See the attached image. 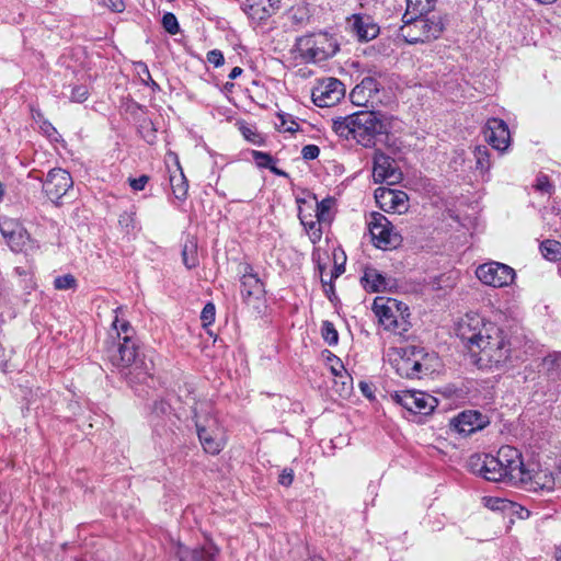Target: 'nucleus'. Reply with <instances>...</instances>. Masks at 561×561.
Listing matches in <instances>:
<instances>
[{"instance_id": "19", "label": "nucleus", "mask_w": 561, "mask_h": 561, "mask_svg": "<svg viewBox=\"0 0 561 561\" xmlns=\"http://www.w3.org/2000/svg\"><path fill=\"white\" fill-rule=\"evenodd\" d=\"M490 423L489 417L476 410H467L450 420V428L463 436L483 430Z\"/></svg>"}, {"instance_id": "16", "label": "nucleus", "mask_w": 561, "mask_h": 561, "mask_svg": "<svg viewBox=\"0 0 561 561\" xmlns=\"http://www.w3.org/2000/svg\"><path fill=\"white\" fill-rule=\"evenodd\" d=\"M499 459L505 473V480L525 481L526 467L522 460V454L512 446H502L499 451Z\"/></svg>"}, {"instance_id": "51", "label": "nucleus", "mask_w": 561, "mask_h": 561, "mask_svg": "<svg viewBox=\"0 0 561 561\" xmlns=\"http://www.w3.org/2000/svg\"><path fill=\"white\" fill-rule=\"evenodd\" d=\"M148 181L149 178L147 175H141L137 179H129V185L135 191H142Z\"/></svg>"}, {"instance_id": "54", "label": "nucleus", "mask_w": 561, "mask_h": 561, "mask_svg": "<svg viewBox=\"0 0 561 561\" xmlns=\"http://www.w3.org/2000/svg\"><path fill=\"white\" fill-rule=\"evenodd\" d=\"M104 4L113 12L121 13L125 10V3L123 0H104Z\"/></svg>"}, {"instance_id": "20", "label": "nucleus", "mask_w": 561, "mask_h": 561, "mask_svg": "<svg viewBox=\"0 0 561 561\" xmlns=\"http://www.w3.org/2000/svg\"><path fill=\"white\" fill-rule=\"evenodd\" d=\"M375 199L380 209L386 213L402 214L409 207V197L400 190L379 187L375 191Z\"/></svg>"}, {"instance_id": "6", "label": "nucleus", "mask_w": 561, "mask_h": 561, "mask_svg": "<svg viewBox=\"0 0 561 561\" xmlns=\"http://www.w3.org/2000/svg\"><path fill=\"white\" fill-rule=\"evenodd\" d=\"M426 357L427 354L423 348L407 346L393 352L391 364L399 376L410 379L420 378L424 370H428V367L424 365Z\"/></svg>"}, {"instance_id": "5", "label": "nucleus", "mask_w": 561, "mask_h": 561, "mask_svg": "<svg viewBox=\"0 0 561 561\" xmlns=\"http://www.w3.org/2000/svg\"><path fill=\"white\" fill-rule=\"evenodd\" d=\"M445 27L446 20L442 15L423 13L405 21L400 30V35L409 44L425 43L437 39Z\"/></svg>"}, {"instance_id": "26", "label": "nucleus", "mask_w": 561, "mask_h": 561, "mask_svg": "<svg viewBox=\"0 0 561 561\" xmlns=\"http://www.w3.org/2000/svg\"><path fill=\"white\" fill-rule=\"evenodd\" d=\"M174 553L179 561H215L218 549L210 543L202 548L188 549L179 542Z\"/></svg>"}, {"instance_id": "57", "label": "nucleus", "mask_w": 561, "mask_h": 561, "mask_svg": "<svg viewBox=\"0 0 561 561\" xmlns=\"http://www.w3.org/2000/svg\"><path fill=\"white\" fill-rule=\"evenodd\" d=\"M343 272H344V267L336 266L334 272H332L329 282L327 279H324L323 277L321 278V282H322L323 286L325 287L327 285H329L330 286V290H332L333 289V287H332V279L335 278V277H339L340 274L343 273Z\"/></svg>"}, {"instance_id": "58", "label": "nucleus", "mask_w": 561, "mask_h": 561, "mask_svg": "<svg viewBox=\"0 0 561 561\" xmlns=\"http://www.w3.org/2000/svg\"><path fill=\"white\" fill-rule=\"evenodd\" d=\"M41 129L48 136L53 137L54 134H57L56 128L47 121H44L41 125Z\"/></svg>"}, {"instance_id": "30", "label": "nucleus", "mask_w": 561, "mask_h": 561, "mask_svg": "<svg viewBox=\"0 0 561 561\" xmlns=\"http://www.w3.org/2000/svg\"><path fill=\"white\" fill-rule=\"evenodd\" d=\"M174 160L179 170V174H174L170 176V184L173 191L174 196L178 199H184L187 195L188 184L187 180L180 167L178 157L174 156Z\"/></svg>"}, {"instance_id": "56", "label": "nucleus", "mask_w": 561, "mask_h": 561, "mask_svg": "<svg viewBox=\"0 0 561 561\" xmlns=\"http://www.w3.org/2000/svg\"><path fill=\"white\" fill-rule=\"evenodd\" d=\"M359 389L366 398L374 399L375 388L371 383L366 382V381H360Z\"/></svg>"}, {"instance_id": "34", "label": "nucleus", "mask_w": 561, "mask_h": 561, "mask_svg": "<svg viewBox=\"0 0 561 561\" xmlns=\"http://www.w3.org/2000/svg\"><path fill=\"white\" fill-rule=\"evenodd\" d=\"M540 251L545 259L556 262L561 259V243L556 240H545L540 244Z\"/></svg>"}, {"instance_id": "43", "label": "nucleus", "mask_w": 561, "mask_h": 561, "mask_svg": "<svg viewBox=\"0 0 561 561\" xmlns=\"http://www.w3.org/2000/svg\"><path fill=\"white\" fill-rule=\"evenodd\" d=\"M118 224L127 233L135 229V213L124 211L119 215Z\"/></svg>"}, {"instance_id": "33", "label": "nucleus", "mask_w": 561, "mask_h": 561, "mask_svg": "<svg viewBox=\"0 0 561 561\" xmlns=\"http://www.w3.org/2000/svg\"><path fill=\"white\" fill-rule=\"evenodd\" d=\"M332 374L341 379L343 390L348 393L352 389V378L347 375L343 363L336 356L329 357Z\"/></svg>"}, {"instance_id": "9", "label": "nucleus", "mask_w": 561, "mask_h": 561, "mask_svg": "<svg viewBox=\"0 0 561 561\" xmlns=\"http://www.w3.org/2000/svg\"><path fill=\"white\" fill-rule=\"evenodd\" d=\"M0 232L10 249L14 252H30L38 245L30 238L26 229L15 219L3 217L0 219Z\"/></svg>"}, {"instance_id": "48", "label": "nucleus", "mask_w": 561, "mask_h": 561, "mask_svg": "<svg viewBox=\"0 0 561 561\" xmlns=\"http://www.w3.org/2000/svg\"><path fill=\"white\" fill-rule=\"evenodd\" d=\"M535 188L541 193H546V194H551L552 193V190H553V186L552 184L549 182V179L548 176L546 175H540L537 178L536 180V184H535Z\"/></svg>"}, {"instance_id": "17", "label": "nucleus", "mask_w": 561, "mask_h": 561, "mask_svg": "<svg viewBox=\"0 0 561 561\" xmlns=\"http://www.w3.org/2000/svg\"><path fill=\"white\" fill-rule=\"evenodd\" d=\"M379 92L380 83L375 78L366 77L354 87L350 98L352 103L356 106L374 108L381 102Z\"/></svg>"}, {"instance_id": "44", "label": "nucleus", "mask_w": 561, "mask_h": 561, "mask_svg": "<svg viewBox=\"0 0 561 561\" xmlns=\"http://www.w3.org/2000/svg\"><path fill=\"white\" fill-rule=\"evenodd\" d=\"M279 124H277V128L280 131L295 133L298 130V123H296L291 118H287L285 115H279Z\"/></svg>"}, {"instance_id": "13", "label": "nucleus", "mask_w": 561, "mask_h": 561, "mask_svg": "<svg viewBox=\"0 0 561 561\" xmlns=\"http://www.w3.org/2000/svg\"><path fill=\"white\" fill-rule=\"evenodd\" d=\"M470 470L488 481L500 482L505 480V473L499 455H473L468 461Z\"/></svg>"}, {"instance_id": "62", "label": "nucleus", "mask_w": 561, "mask_h": 561, "mask_svg": "<svg viewBox=\"0 0 561 561\" xmlns=\"http://www.w3.org/2000/svg\"><path fill=\"white\" fill-rule=\"evenodd\" d=\"M275 174H283L278 169L274 167V163L272 164V168H270Z\"/></svg>"}, {"instance_id": "55", "label": "nucleus", "mask_w": 561, "mask_h": 561, "mask_svg": "<svg viewBox=\"0 0 561 561\" xmlns=\"http://www.w3.org/2000/svg\"><path fill=\"white\" fill-rule=\"evenodd\" d=\"M506 501L497 499V497H489L485 499V505L491 510H502L506 506Z\"/></svg>"}, {"instance_id": "24", "label": "nucleus", "mask_w": 561, "mask_h": 561, "mask_svg": "<svg viewBox=\"0 0 561 561\" xmlns=\"http://www.w3.org/2000/svg\"><path fill=\"white\" fill-rule=\"evenodd\" d=\"M522 483L528 485V489L535 492H550L554 489L556 479L552 472L548 469H527L525 472V481H522Z\"/></svg>"}, {"instance_id": "59", "label": "nucleus", "mask_w": 561, "mask_h": 561, "mask_svg": "<svg viewBox=\"0 0 561 561\" xmlns=\"http://www.w3.org/2000/svg\"><path fill=\"white\" fill-rule=\"evenodd\" d=\"M242 71H243L242 68L234 67V68L231 69V71H230L228 77H229V79L234 80V79H237L242 73Z\"/></svg>"}, {"instance_id": "22", "label": "nucleus", "mask_w": 561, "mask_h": 561, "mask_svg": "<svg viewBox=\"0 0 561 561\" xmlns=\"http://www.w3.org/2000/svg\"><path fill=\"white\" fill-rule=\"evenodd\" d=\"M485 139L497 150H504L510 144V130L500 118H490L485 126Z\"/></svg>"}, {"instance_id": "36", "label": "nucleus", "mask_w": 561, "mask_h": 561, "mask_svg": "<svg viewBox=\"0 0 561 561\" xmlns=\"http://www.w3.org/2000/svg\"><path fill=\"white\" fill-rule=\"evenodd\" d=\"M113 330L116 333L117 341H123V336H128L129 339H134V330L128 321L121 320L118 316L115 317L112 323Z\"/></svg>"}, {"instance_id": "27", "label": "nucleus", "mask_w": 561, "mask_h": 561, "mask_svg": "<svg viewBox=\"0 0 561 561\" xmlns=\"http://www.w3.org/2000/svg\"><path fill=\"white\" fill-rule=\"evenodd\" d=\"M197 435L204 450L211 455H217L224 448L222 440L208 427L196 422Z\"/></svg>"}, {"instance_id": "10", "label": "nucleus", "mask_w": 561, "mask_h": 561, "mask_svg": "<svg viewBox=\"0 0 561 561\" xmlns=\"http://www.w3.org/2000/svg\"><path fill=\"white\" fill-rule=\"evenodd\" d=\"M476 275L484 285L500 288L513 283L515 271L506 264L492 261L479 265Z\"/></svg>"}, {"instance_id": "49", "label": "nucleus", "mask_w": 561, "mask_h": 561, "mask_svg": "<svg viewBox=\"0 0 561 561\" xmlns=\"http://www.w3.org/2000/svg\"><path fill=\"white\" fill-rule=\"evenodd\" d=\"M320 149L316 145H306L302 147L301 156L306 160H313L319 157Z\"/></svg>"}, {"instance_id": "18", "label": "nucleus", "mask_w": 561, "mask_h": 561, "mask_svg": "<svg viewBox=\"0 0 561 561\" xmlns=\"http://www.w3.org/2000/svg\"><path fill=\"white\" fill-rule=\"evenodd\" d=\"M373 162V178L376 183L396 184L401 180L402 174L391 157L381 151H375Z\"/></svg>"}, {"instance_id": "45", "label": "nucleus", "mask_w": 561, "mask_h": 561, "mask_svg": "<svg viewBox=\"0 0 561 561\" xmlns=\"http://www.w3.org/2000/svg\"><path fill=\"white\" fill-rule=\"evenodd\" d=\"M89 96V90L85 85H76L71 90L70 100L73 102L82 103Z\"/></svg>"}, {"instance_id": "3", "label": "nucleus", "mask_w": 561, "mask_h": 561, "mask_svg": "<svg viewBox=\"0 0 561 561\" xmlns=\"http://www.w3.org/2000/svg\"><path fill=\"white\" fill-rule=\"evenodd\" d=\"M373 310L385 330L403 335L411 327L409 308L393 298L376 297Z\"/></svg>"}, {"instance_id": "37", "label": "nucleus", "mask_w": 561, "mask_h": 561, "mask_svg": "<svg viewBox=\"0 0 561 561\" xmlns=\"http://www.w3.org/2000/svg\"><path fill=\"white\" fill-rule=\"evenodd\" d=\"M436 0H407L408 10L415 14L428 13L435 5Z\"/></svg>"}, {"instance_id": "40", "label": "nucleus", "mask_w": 561, "mask_h": 561, "mask_svg": "<svg viewBox=\"0 0 561 561\" xmlns=\"http://www.w3.org/2000/svg\"><path fill=\"white\" fill-rule=\"evenodd\" d=\"M321 333H322L323 340L329 345L337 344V342H339V334H337V331L335 330V328H334L332 322L324 321L322 323Z\"/></svg>"}, {"instance_id": "38", "label": "nucleus", "mask_w": 561, "mask_h": 561, "mask_svg": "<svg viewBox=\"0 0 561 561\" xmlns=\"http://www.w3.org/2000/svg\"><path fill=\"white\" fill-rule=\"evenodd\" d=\"M334 204L333 198H324L321 202H317L316 217L318 221H328L330 219V210Z\"/></svg>"}, {"instance_id": "15", "label": "nucleus", "mask_w": 561, "mask_h": 561, "mask_svg": "<svg viewBox=\"0 0 561 561\" xmlns=\"http://www.w3.org/2000/svg\"><path fill=\"white\" fill-rule=\"evenodd\" d=\"M499 459L505 473V480L525 481L526 467L522 460V454L512 446H502L499 451Z\"/></svg>"}, {"instance_id": "61", "label": "nucleus", "mask_w": 561, "mask_h": 561, "mask_svg": "<svg viewBox=\"0 0 561 561\" xmlns=\"http://www.w3.org/2000/svg\"><path fill=\"white\" fill-rule=\"evenodd\" d=\"M556 560L561 561V545L556 549Z\"/></svg>"}, {"instance_id": "31", "label": "nucleus", "mask_w": 561, "mask_h": 561, "mask_svg": "<svg viewBox=\"0 0 561 561\" xmlns=\"http://www.w3.org/2000/svg\"><path fill=\"white\" fill-rule=\"evenodd\" d=\"M354 114L332 119V129L345 139H354Z\"/></svg>"}, {"instance_id": "25", "label": "nucleus", "mask_w": 561, "mask_h": 561, "mask_svg": "<svg viewBox=\"0 0 561 561\" xmlns=\"http://www.w3.org/2000/svg\"><path fill=\"white\" fill-rule=\"evenodd\" d=\"M360 284L364 289L369 293L386 291L394 286L392 278L383 276L374 267H366L364 270L363 276L360 277Z\"/></svg>"}, {"instance_id": "32", "label": "nucleus", "mask_w": 561, "mask_h": 561, "mask_svg": "<svg viewBox=\"0 0 561 561\" xmlns=\"http://www.w3.org/2000/svg\"><path fill=\"white\" fill-rule=\"evenodd\" d=\"M299 220L301 225L305 227L306 231L308 232L312 243L318 242L321 239L322 234L319 228V224L321 221H318V219L314 220L312 214H306L304 210L299 211Z\"/></svg>"}, {"instance_id": "28", "label": "nucleus", "mask_w": 561, "mask_h": 561, "mask_svg": "<svg viewBox=\"0 0 561 561\" xmlns=\"http://www.w3.org/2000/svg\"><path fill=\"white\" fill-rule=\"evenodd\" d=\"M272 0H247L243 11L253 20H264L272 13Z\"/></svg>"}, {"instance_id": "64", "label": "nucleus", "mask_w": 561, "mask_h": 561, "mask_svg": "<svg viewBox=\"0 0 561 561\" xmlns=\"http://www.w3.org/2000/svg\"><path fill=\"white\" fill-rule=\"evenodd\" d=\"M558 273H559V275L561 276V264H560V265H559V267H558Z\"/></svg>"}, {"instance_id": "41", "label": "nucleus", "mask_w": 561, "mask_h": 561, "mask_svg": "<svg viewBox=\"0 0 561 561\" xmlns=\"http://www.w3.org/2000/svg\"><path fill=\"white\" fill-rule=\"evenodd\" d=\"M54 286L58 290L75 289L77 287V279L71 274H65L55 278Z\"/></svg>"}, {"instance_id": "52", "label": "nucleus", "mask_w": 561, "mask_h": 561, "mask_svg": "<svg viewBox=\"0 0 561 561\" xmlns=\"http://www.w3.org/2000/svg\"><path fill=\"white\" fill-rule=\"evenodd\" d=\"M294 480V471L291 469H284L279 474L278 482L284 486H289Z\"/></svg>"}, {"instance_id": "8", "label": "nucleus", "mask_w": 561, "mask_h": 561, "mask_svg": "<svg viewBox=\"0 0 561 561\" xmlns=\"http://www.w3.org/2000/svg\"><path fill=\"white\" fill-rule=\"evenodd\" d=\"M367 225L371 240L377 248L388 250L400 244L401 236L381 213L373 211L367 219Z\"/></svg>"}, {"instance_id": "1", "label": "nucleus", "mask_w": 561, "mask_h": 561, "mask_svg": "<svg viewBox=\"0 0 561 561\" xmlns=\"http://www.w3.org/2000/svg\"><path fill=\"white\" fill-rule=\"evenodd\" d=\"M456 335L479 356L481 366L504 365L511 358V342L504 331L478 313H466L457 323Z\"/></svg>"}, {"instance_id": "12", "label": "nucleus", "mask_w": 561, "mask_h": 561, "mask_svg": "<svg viewBox=\"0 0 561 561\" xmlns=\"http://www.w3.org/2000/svg\"><path fill=\"white\" fill-rule=\"evenodd\" d=\"M345 94L343 83L335 78H325L320 80L312 88V102L319 107H330L341 101Z\"/></svg>"}, {"instance_id": "53", "label": "nucleus", "mask_w": 561, "mask_h": 561, "mask_svg": "<svg viewBox=\"0 0 561 561\" xmlns=\"http://www.w3.org/2000/svg\"><path fill=\"white\" fill-rule=\"evenodd\" d=\"M15 273L21 276V277H25V280H26V286L25 288L28 289V290H32L35 288V283L33 282L32 279V276L28 274V272L23 268V267H16L15 268Z\"/></svg>"}, {"instance_id": "60", "label": "nucleus", "mask_w": 561, "mask_h": 561, "mask_svg": "<svg viewBox=\"0 0 561 561\" xmlns=\"http://www.w3.org/2000/svg\"><path fill=\"white\" fill-rule=\"evenodd\" d=\"M167 409H168V404L164 403L163 401L154 403V411L159 410L161 413H165Z\"/></svg>"}, {"instance_id": "47", "label": "nucleus", "mask_w": 561, "mask_h": 561, "mask_svg": "<svg viewBox=\"0 0 561 561\" xmlns=\"http://www.w3.org/2000/svg\"><path fill=\"white\" fill-rule=\"evenodd\" d=\"M253 157L256 162V164L261 168H272V164L274 163V159L271 154L261 152V151H253Z\"/></svg>"}, {"instance_id": "2", "label": "nucleus", "mask_w": 561, "mask_h": 561, "mask_svg": "<svg viewBox=\"0 0 561 561\" xmlns=\"http://www.w3.org/2000/svg\"><path fill=\"white\" fill-rule=\"evenodd\" d=\"M106 357L114 367L127 370L126 376L134 375L130 381L145 382L153 375V360L145 356L140 357L136 341L128 336H123V341H113L107 345Z\"/></svg>"}, {"instance_id": "14", "label": "nucleus", "mask_w": 561, "mask_h": 561, "mask_svg": "<svg viewBox=\"0 0 561 561\" xmlns=\"http://www.w3.org/2000/svg\"><path fill=\"white\" fill-rule=\"evenodd\" d=\"M73 180L70 173L61 168L51 169L43 183V191L53 203L64 197L72 187Z\"/></svg>"}, {"instance_id": "29", "label": "nucleus", "mask_w": 561, "mask_h": 561, "mask_svg": "<svg viewBox=\"0 0 561 561\" xmlns=\"http://www.w3.org/2000/svg\"><path fill=\"white\" fill-rule=\"evenodd\" d=\"M182 261L186 268L192 270L198 265L197 242L195 238L187 237L182 247Z\"/></svg>"}, {"instance_id": "63", "label": "nucleus", "mask_w": 561, "mask_h": 561, "mask_svg": "<svg viewBox=\"0 0 561 561\" xmlns=\"http://www.w3.org/2000/svg\"><path fill=\"white\" fill-rule=\"evenodd\" d=\"M311 561H324L322 558H314Z\"/></svg>"}, {"instance_id": "7", "label": "nucleus", "mask_w": 561, "mask_h": 561, "mask_svg": "<svg viewBox=\"0 0 561 561\" xmlns=\"http://www.w3.org/2000/svg\"><path fill=\"white\" fill-rule=\"evenodd\" d=\"M354 140L364 147H371L378 135L387 133L381 115L374 111L354 113Z\"/></svg>"}, {"instance_id": "39", "label": "nucleus", "mask_w": 561, "mask_h": 561, "mask_svg": "<svg viewBox=\"0 0 561 561\" xmlns=\"http://www.w3.org/2000/svg\"><path fill=\"white\" fill-rule=\"evenodd\" d=\"M474 157H476V169L477 170L484 172L490 169L489 152L485 147H477L474 150Z\"/></svg>"}, {"instance_id": "35", "label": "nucleus", "mask_w": 561, "mask_h": 561, "mask_svg": "<svg viewBox=\"0 0 561 561\" xmlns=\"http://www.w3.org/2000/svg\"><path fill=\"white\" fill-rule=\"evenodd\" d=\"M543 368L547 370L552 379L561 377V353H553L548 355L542 363Z\"/></svg>"}, {"instance_id": "46", "label": "nucleus", "mask_w": 561, "mask_h": 561, "mask_svg": "<svg viewBox=\"0 0 561 561\" xmlns=\"http://www.w3.org/2000/svg\"><path fill=\"white\" fill-rule=\"evenodd\" d=\"M215 306L211 302L206 304L201 313V320L204 325H209L215 321Z\"/></svg>"}, {"instance_id": "50", "label": "nucleus", "mask_w": 561, "mask_h": 561, "mask_svg": "<svg viewBox=\"0 0 561 561\" xmlns=\"http://www.w3.org/2000/svg\"><path fill=\"white\" fill-rule=\"evenodd\" d=\"M207 60H208V62L213 64L215 67H220L225 62L224 55L218 49L210 50L207 54Z\"/></svg>"}, {"instance_id": "23", "label": "nucleus", "mask_w": 561, "mask_h": 561, "mask_svg": "<svg viewBox=\"0 0 561 561\" xmlns=\"http://www.w3.org/2000/svg\"><path fill=\"white\" fill-rule=\"evenodd\" d=\"M348 23L359 42H369L379 34V26L369 15L353 14Z\"/></svg>"}, {"instance_id": "21", "label": "nucleus", "mask_w": 561, "mask_h": 561, "mask_svg": "<svg viewBox=\"0 0 561 561\" xmlns=\"http://www.w3.org/2000/svg\"><path fill=\"white\" fill-rule=\"evenodd\" d=\"M241 295L245 302L251 298L259 299L264 294V285L250 264H243L241 270Z\"/></svg>"}, {"instance_id": "11", "label": "nucleus", "mask_w": 561, "mask_h": 561, "mask_svg": "<svg viewBox=\"0 0 561 561\" xmlns=\"http://www.w3.org/2000/svg\"><path fill=\"white\" fill-rule=\"evenodd\" d=\"M393 401L408 411L415 414L426 415L431 413L436 404L437 400L431 394L421 391H400L391 394Z\"/></svg>"}, {"instance_id": "4", "label": "nucleus", "mask_w": 561, "mask_h": 561, "mask_svg": "<svg viewBox=\"0 0 561 561\" xmlns=\"http://www.w3.org/2000/svg\"><path fill=\"white\" fill-rule=\"evenodd\" d=\"M295 46L299 57L305 62L312 64L332 58L340 48L336 38L327 32L300 36Z\"/></svg>"}, {"instance_id": "42", "label": "nucleus", "mask_w": 561, "mask_h": 561, "mask_svg": "<svg viewBox=\"0 0 561 561\" xmlns=\"http://www.w3.org/2000/svg\"><path fill=\"white\" fill-rule=\"evenodd\" d=\"M162 25H163V28L171 35H175L179 33L180 31V26H179V22H178V19L176 16L171 13V12H167L163 14V18H162Z\"/></svg>"}]
</instances>
